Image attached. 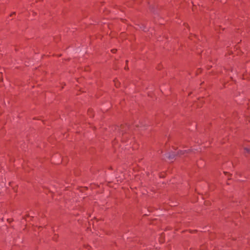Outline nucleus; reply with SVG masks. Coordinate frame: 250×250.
<instances>
[{"label": "nucleus", "instance_id": "obj_1", "mask_svg": "<svg viewBox=\"0 0 250 250\" xmlns=\"http://www.w3.org/2000/svg\"><path fill=\"white\" fill-rule=\"evenodd\" d=\"M157 8L158 4L155 3L152 4L149 6V11L154 14L156 13Z\"/></svg>", "mask_w": 250, "mask_h": 250}, {"label": "nucleus", "instance_id": "obj_2", "mask_svg": "<svg viewBox=\"0 0 250 250\" xmlns=\"http://www.w3.org/2000/svg\"><path fill=\"white\" fill-rule=\"evenodd\" d=\"M187 150H179L177 151V154L181 156L184 155L186 152H187Z\"/></svg>", "mask_w": 250, "mask_h": 250}, {"label": "nucleus", "instance_id": "obj_3", "mask_svg": "<svg viewBox=\"0 0 250 250\" xmlns=\"http://www.w3.org/2000/svg\"><path fill=\"white\" fill-rule=\"evenodd\" d=\"M244 153L246 154H250V149L248 148H244Z\"/></svg>", "mask_w": 250, "mask_h": 250}, {"label": "nucleus", "instance_id": "obj_4", "mask_svg": "<svg viewBox=\"0 0 250 250\" xmlns=\"http://www.w3.org/2000/svg\"><path fill=\"white\" fill-rule=\"evenodd\" d=\"M202 72V69L201 68H198L196 72V75H198L199 74H201Z\"/></svg>", "mask_w": 250, "mask_h": 250}, {"label": "nucleus", "instance_id": "obj_5", "mask_svg": "<svg viewBox=\"0 0 250 250\" xmlns=\"http://www.w3.org/2000/svg\"><path fill=\"white\" fill-rule=\"evenodd\" d=\"M117 51V49H112L111 50V52L112 53H116Z\"/></svg>", "mask_w": 250, "mask_h": 250}, {"label": "nucleus", "instance_id": "obj_6", "mask_svg": "<svg viewBox=\"0 0 250 250\" xmlns=\"http://www.w3.org/2000/svg\"><path fill=\"white\" fill-rule=\"evenodd\" d=\"M212 67L211 65H207V69L208 70H209Z\"/></svg>", "mask_w": 250, "mask_h": 250}, {"label": "nucleus", "instance_id": "obj_7", "mask_svg": "<svg viewBox=\"0 0 250 250\" xmlns=\"http://www.w3.org/2000/svg\"><path fill=\"white\" fill-rule=\"evenodd\" d=\"M15 14H16V12H12V13L10 15V17H12L13 15H15Z\"/></svg>", "mask_w": 250, "mask_h": 250}, {"label": "nucleus", "instance_id": "obj_8", "mask_svg": "<svg viewBox=\"0 0 250 250\" xmlns=\"http://www.w3.org/2000/svg\"><path fill=\"white\" fill-rule=\"evenodd\" d=\"M125 70H128V67L127 66V65H126V66L125 67V68H124Z\"/></svg>", "mask_w": 250, "mask_h": 250}, {"label": "nucleus", "instance_id": "obj_9", "mask_svg": "<svg viewBox=\"0 0 250 250\" xmlns=\"http://www.w3.org/2000/svg\"><path fill=\"white\" fill-rule=\"evenodd\" d=\"M128 62V60H126L125 61V63H126V64L127 65V63Z\"/></svg>", "mask_w": 250, "mask_h": 250}, {"label": "nucleus", "instance_id": "obj_10", "mask_svg": "<svg viewBox=\"0 0 250 250\" xmlns=\"http://www.w3.org/2000/svg\"><path fill=\"white\" fill-rule=\"evenodd\" d=\"M191 94V92H190V93H189L188 94V96H189Z\"/></svg>", "mask_w": 250, "mask_h": 250}]
</instances>
